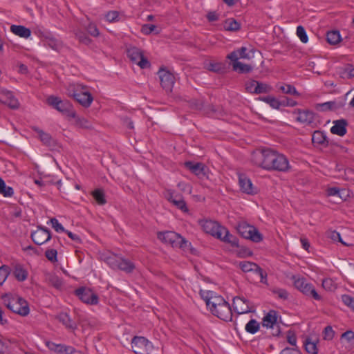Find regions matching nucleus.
Instances as JSON below:
<instances>
[{"label": "nucleus", "mask_w": 354, "mask_h": 354, "mask_svg": "<svg viewBox=\"0 0 354 354\" xmlns=\"http://www.w3.org/2000/svg\"><path fill=\"white\" fill-rule=\"evenodd\" d=\"M32 129L37 133L39 138L44 145L47 147H54L55 145V140L49 133L37 127H32Z\"/></svg>", "instance_id": "23"}, {"label": "nucleus", "mask_w": 354, "mask_h": 354, "mask_svg": "<svg viewBox=\"0 0 354 354\" xmlns=\"http://www.w3.org/2000/svg\"><path fill=\"white\" fill-rule=\"evenodd\" d=\"M218 239L225 243L230 244L232 247H239L237 237L230 234L229 230L225 227L221 228V238Z\"/></svg>", "instance_id": "24"}, {"label": "nucleus", "mask_w": 354, "mask_h": 354, "mask_svg": "<svg viewBox=\"0 0 354 354\" xmlns=\"http://www.w3.org/2000/svg\"><path fill=\"white\" fill-rule=\"evenodd\" d=\"M297 35L300 39L301 42L307 43L308 38L304 28L301 26H299L297 28Z\"/></svg>", "instance_id": "53"}, {"label": "nucleus", "mask_w": 354, "mask_h": 354, "mask_svg": "<svg viewBox=\"0 0 354 354\" xmlns=\"http://www.w3.org/2000/svg\"><path fill=\"white\" fill-rule=\"evenodd\" d=\"M291 279L294 282L295 287L303 294L311 297L315 300H321L322 297L317 292L314 286L311 283H308L304 278L293 275Z\"/></svg>", "instance_id": "7"}, {"label": "nucleus", "mask_w": 354, "mask_h": 354, "mask_svg": "<svg viewBox=\"0 0 354 354\" xmlns=\"http://www.w3.org/2000/svg\"><path fill=\"white\" fill-rule=\"evenodd\" d=\"M73 96L75 99L84 107L90 106L93 100L92 95L87 91L74 93Z\"/></svg>", "instance_id": "25"}, {"label": "nucleus", "mask_w": 354, "mask_h": 354, "mask_svg": "<svg viewBox=\"0 0 354 354\" xmlns=\"http://www.w3.org/2000/svg\"><path fill=\"white\" fill-rule=\"evenodd\" d=\"M277 88L283 94H288L295 96L300 95V93L297 91L296 88L291 84H278L277 85Z\"/></svg>", "instance_id": "34"}, {"label": "nucleus", "mask_w": 354, "mask_h": 354, "mask_svg": "<svg viewBox=\"0 0 354 354\" xmlns=\"http://www.w3.org/2000/svg\"><path fill=\"white\" fill-rule=\"evenodd\" d=\"M47 103L59 112L70 118H75V112L71 104L67 100H62L59 97L50 95L47 98Z\"/></svg>", "instance_id": "5"}, {"label": "nucleus", "mask_w": 354, "mask_h": 354, "mask_svg": "<svg viewBox=\"0 0 354 354\" xmlns=\"http://www.w3.org/2000/svg\"><path fill=\"white\" fill-rule=\"evenodd\" d=\"M199 224L206 233L217 239L221 238V228H223V226L218 223L212 220H201Z\"/></svg>", "instance_id": "16"}, {"label": "nucleus", "mask_w": 354, "mask_h": 354, "mask_svg": "<svg viewBox=\"0 0 354 354\" xmlns=\"http://www.w3.org/2000/svg\"><path fill=\"white\" fill-rule=\"evenodd\" d=\"M104 261L113 269H119L127 273L132 272L136 268L132 261L114 254L106 257Z\"/></svg>", "instance_id": "4"}, {"label": "nucleus", "mask_w": 354, "mask_h": 354, "mask_svg": "<svg viewBox=\"0 0 354 354\" xmlns=\"http://www.w3.org/2000/svg\"><path fill=\"white\" fill-rule=\"evenodd\" d=\"M277 315L275 310H270L266 315L263 318V326L267 328H273L277 324Z\"/></svg>", "instance_id": "29"}, {"label": "nucleus", "mask_w": 354, "mask_h": 354, "mask_svg": "<svg viewBox=\"0 0 354 354\" xmlns=\"http://www.w3.org/2000/svg\"><path fill=\"white\" fill-rule=\"evenodd\" d=\"M341 39V35L338 30H331L326 33V40L331 45L337 44Z\"/></svg>", "instance_id": "38"}, {"label": "nucleus", "mask_w": 354, "mask_h": 354, "mask_svg": "<svg viewBox=\"0 0 354 354\" xmlns=\"http://www.w3.org/2000/svg\"><path fill=\"white\" fill-rule=\"evenodd\" d=\"M272 90V88L270 85L261 82H258L257 85L255 87L254 93L255 94L268 93L271 92Z\"/></svg>", "instance_id": "45"}, {"label": "nucleus", "mask_w": 354, "mask_h": 354, "mask_svg": "<svg viewBox=\"0 0 354 354\" xmlns=\"http://www.w3.org/2000/svg\"><path fill=\"white\" fill-rule=\"evenodd\" d=\"M234 310L238 314H245L254 312V306L252 303L242 297H235L232 303Z\"/></svg>", "instance_id": "14"}, {"label": "nucleus", "mask_w": 354, "mask_h": 354, "mask_svg": "<svg viewBox=\"0 0 354 354\" xmlns=\"http://www.w3.org/2000/svg\"><path fill=\"white\" fill-rule=\"evenodd\" d=\"M259 100L268 104L272 108L279 109L281 106H285L284 102H280L274 96L268 95L259 97Z\"/></svg>", "instance_id": "31"}, {"label": "nucleus", "mask_w": 354, "mask_h": 354, "mask_svg": "<svg viewBox=\"0 0 354 354\" xmlns=\"http://www.w3.org/2000/svg\"><path fill=\"white\" fill-rule=\"evenodd\" d=\"M131 348L136 354H149L153 346L145 337L136 336L132 339Z\"/></svg>", "instance_id": "11"}, {"label": "nucleus", "mask_w": 354, "mask_h": 354, "mask_svg": "<svg viewBox=\"0 0 354 354\" xmlns=\"http://www.w3.org/2000/svg\"><path fill=\"white\" fill-rule=\"evenodd\" d=\"M239 268L245 272H254L261 279L260 281L263 283H267V274L257 263L250 261L239 262Z\"/></svg>", "instance_id": "13"}, {"label": "nucleus", "mask_w": 354, "mask_h": 354, "mask_svg": "<svg viewBox=\"0 0 354 354\" xmlns=\"http://www.w3.org/2000/svg\"><path fill=\"white\" fill-rule=\"evenodd\" d=\"M76 124L82 128L91 129L92 127L91 122L85 118L77 117L76 118Z\"/></svg>", "instance_id": "52"}, {"label": "nucleus", "mask_w": 354, "mask_h": 354, "mask_svg": "<svg viewBox=\"0 0 354 354\" xmlns=\"http://www.w3.org/2000/svg\"><path fill=\"white\" fill-rule=\"evenodd\" d=\"M286 339H287V342L290 345L294 346V348H298V347L297 346V336H296L295 333L293 330H289L287 331Z\"/></svg>", "instance_id": "51"}, {"label": "nucleus", "mask_w": 354, "mask_h": 354, "mask_svg": "<svg viewBox=\"0 0 354 354\" xmlns=\"http://www.w3.org/2000/svg\"><path fill=\"white\" fill-rule=\"evenodd\" d=\"M0 194L5 197H11L14 194L12 187L6 186L5 181L0 177Z\"/></svg>", "instance_id": "44"}, {"label": "nucleus", "mask_w": 354, "mask_h": 354, "mask_svg": "<svg viewBox=\"0 0 354 354\" xmlns=\"http://www.w3.org/2000/svg\"><path fill=\"white\" fill-rule=\"evenodd\" d=\"M276 151L271 148L256 149L252 153L251 160L256 166L268 171Z\"/></svg>", "instance_id": "1"}, {"label": "nucleus", "mask_w": 354, "mask_h": 354, "mask_svg": "<svg viewBox=\"0 0 354 354\" xmlns=\"http://www.w3.org/2000/svg\"><path fill=\"white\" fill-rule=\"evenodd\" d=\"M272 292L279 299L286 300L288 298V292L286 290L279 288H274L271 290Z\"/></svg>", "instance_id": "48"}, {"label": "nucleus", "mask_w": 354, "mask_h": 354, "mask_svg": "<svg viewBox=\"0 0 354 354\" xmlns=\"http://www.w3.org/2000/svg\"><path fill=\"white\" fill-rule=\"evenodd\" d=\"M156 29V26L153 24H144L141 28V32L145 35H149Z\"/></svg>", "instance_id": "63"}, {"label": "nucleus", "mask_w": 354, "mask_h": 354, "mask_svg": "<svg viewBox=\"0 0 354 354\" xmlns=\"http://www.w3.org/2000/svg\"><path fill=\"white\" fill-rule=\"evenodd\" d=\"M171 204L184 213H187L189 212L187 203L183 198L179 199L178 201H174V203Z\"/></svg>", "instance_id": "49"}, {"label": "nucleus", "mask_w": 354, "mask_h": 354, "mask_svg": "<svg viewBox=\"0 0 354 354\" xmlns=\"http://www.w3.org/2000/svg\"><path fill=\"white\" fill-rule=\"evenodd\" d=\"M255 49L254 48H247L242 46L240 48L234 50L227 55V59L231 61H236L239 59H250L254 57Z\"/></svg>", "instance_id": "15"}, {"label": "nucleus", "mask_w": 354, "mask_h": 354, "mask_svg": "<svg viewBox=\"0 0 354 354\" xmlns=\"http://www.w3.org/2000/svg\"><path fill=\"white\" fill-rule=\"evenodd\" d=\"M223 28L227 31H237L240 29V24L233 18L225 21Z\"/></svg>", "instance_id": "39"}, {"label": "nucleus", "mask_w": 354, "mask_h": 354, "mask_svg": "<svg viewBox=\"0 0 354 354\" xmlns=\"http://www.w3.org/2000/svg\"><path fill=\"white\" fill-rule=\"evenodd\" d=\"M320 107L321 111H326L330 110H333L335 108V102H326L322 104H319L317 105Z\"/></svg>", "instance_id": "61"}, {"label": "nucleus", "mask_w": 354, "mask_h": 354, "mask_svg": "<svg viewBox=\"0 0 354 354\" xmlns=\"http://www.w3.org/2000/svg\"><path fill=\"white\" fill-rule=\"evenodd\" d=\"M335 331L330 326H327L323 330V339L324 340H332L335 336Z\"/></svg>", "instance_id": "50"}, {"label": "nucleus", "mask_w": 354, "mask_h": 354, "mask_svg": "<svg viewBox=\"0 0 354 354\" xmlns=\"http://www.w3.org/2000/svg\"><path fill=\"white\" fill-rule=\"evenodd\" d=\"M30 237L35 244L40 245L51 239V234L47 228L38 226L37 230L31 233Z\"/></svg>", "instance_id": "17"}, {"label": "nucleus", "mask_w": 354, "mask_h": 354, "mask_svg": "<svg viewBox=\"0 0 354 354\" xmlns=\"http://www.w3.org/2000/svg\"><path fill=\"white\" fill-rule=\"evenodd\" d=\"M304 347L306 351L310 354L318 353L317 343L315 342L312 341V339L310 337L306 339L304 342Z\"/></svg>", "instance_id": "42"}, {"label": "nucleus", "mask_w": 354, "mask_h": 354, "mask_svg": "<svg viewBox=\"0 0 354 354\" xmlns=\"http://www.w3.org/2000/svg\"><path fill=\"white\" fill-rule=\"evenodd\" d=\"M279 354H301V353L298 348L286 347Z\"/></svg>", "instance_id": "64"}, {"label": "nucleus", "mask_w": 354, "mask_h": 354, "mask_svg": "<svg viewBox=\"0 0 354 354\" xmlns=\"http://www.w3.org/2000/svg\"><path fill=\"white\" fill-rule=\"evenodd\" d=\"M128 57L131 61L138 64L141 68H149L151 64L143 55L142 50L136 46H129L127 50Z\"/></svg>", "instance_id": "8"}, {"label": "nucleus", "mask_w": 354, "mask_h": 354, "mask_svg": "<svg viewBox=\"0 0 354 354\" xmlns=\"http://www.w3.org/2000/svg\"><path fill=\"white\" fill-rule=\"evenodd\" d=\"M295 120L304 124H311L315 120V113L308 109H295L292 112Z\"/></svg>", "instance_id": "18"}, {"label": "nucleus", "mask_w": 354, "mask_h": 354, "mask_svg": "<svg viewBox=\"0 0 354 354\" xmlns=\"http://www.w3.org/2000/svg\"><path fill=\"white\" fill-rule=\"evenodd\" d=\"M13 275L19 281H24L28 277V271L21 264H16L14 266Z\"/></svg>", "instance_id": "33"}, {"label": "nucleus", "mask_w": 354, "mask_h": 354, "mask_svg": "<svg viewBox=\"0 0 354 354\" xmlns=\"http://www.w3.org/2000/svg\"><path fill=\"white\" fill-rule=\"evenodd\" d=\"M312 142L314 145L328 146V141L324 132L322 131H315L312 136Z\"/></svg>", "instance_id": "30"}, {"label": "nucleus", "mask_w": 354, "mask_h": 354, "mask_svg": "<svg viewBox=\"0 0 354 354\" xmlns=\"http://www.w3.org/2000/svg\"><path fill=\"white\" fill-rule=\"evenodd\" d=\"M5 306L11 311L21 316H26L29 314L30 309L28 302L21 297H10L6 294L1 296Z\"/></svg>", "instance_id": "2"}, {"label": "nucleus", "mask_w": 354, "mask_h": 354, "mask_svg": "<svg viewBox=\"0 0 354 354\" xmlns=\"http://www.w3.org/2000/svg\"><path fill=\"white\" fill-rule=\"evenodd\" d=\"M46 279L50 285L57 289H61L63 286L62 279L56 274H48L46 277Z\"/></svg>", "instance_id": "41"}, {"label": "nucleus", "mask_w": 354, "mask_h": 354, "mask_svg": "<svg viewBox=\"0 0 354 354\" xmlns=\"http://www.w3.org/2000/svg\"><path fill=\"white\" fill-rule=\"evenodd\" d=\"M259 323L256 319L250 320L245 325V330L251 334L256 333L259 330Z\"/></svg>", "instance_id": "46"}, {"label": "nucleus", "mask_w": 354, "mask_h": 354, "mask_svg": "<svg viewBox=\"0 0 354 354\" xmlns=\"http://www.w3.org/2000/svg\"><path fill=\"white\" fill-rule=\"evenodd\" d=\"M164 196L171 203H173L174 201H178L183 198L181 194L171 189H166L164 192Z\"/></svg>", "instance_id": "43"}, {"label": "nucleus", "mask_w": 354, "mask_h": 354, "mask_svg": "<svg viewBox=\"0 0 354 354\" xmlns=\"http://www.w3.org/2000/svg\"><path fill=\"white\" fill-rule=\"evenodd\" d=\"M88 32L93 37H97L100 35L99 30L97 29L96 25L93 23H90L87 28Z\"/></svg>", "instance_id": "62"}, {"label": "nucleus", "mask_w": 354, "mask_h": 354, "mask_svg": "<svg viewBox=\"0 0 354 354\" xmlns=\"http://www.w3.org/2000/svg\"><path fill=\"white\" fill-rule=\"evenodd\" d=\"M106 19L111 23L119 21V12L115 10L108 12L105 15Z\"/></svg>", "instance_id": "54"}, {"label": "nucleus", "mask_w": 354, "mask_h": 354, "mask_svg": "<svg viewBox=\"0 0 354 354\" xmlns=\"http://www.w3.org/2000/svg\"><path fill=\"white\" fill-rule=\"evenodd\" d=\"M258 81L251 80L245 82V88L247 92L252 94H255V87L257 85Z\"/></svg>", "instance_id": "57"}, {"label": "nucleus", "mask_w": 354, "mask_h": 354, "mask_svg": "<svg viewBox=\"0 0 354 354\" xmlns=\"http://www.w3.org/2000/svg\"><path fill=\"white\" fill-rule=\"evenodd\" d=\"M211 313L214 316L225 322L231 321L232 319V309L227 301H225L224 304L218 306Z\"/></svg>", "instance_id": "19"}, {"label": "nucleus", "mask_w": 354, "mask_h": 354, "mask_svg": "<svg viewBox=\"0 0 354 354\" xmlns=\"http://www.w3.org/2000/svg\"><path fill=\"white\" fill-rule=\"evenodd\" d=\"M232 62L233 71L239 73H249L252 71V67L249 64H243L239 60Z\"/></svg>", "instance_id": "35"}, {"label": "nucleus", "mask_w": 354, "mask_h": 354, "mask_svg": "<svg viewBox=\"0 0 354 354\" xmlns=\"http://www.w3.org/2000/svg\"><path fill=\"white\" fill-rule=\"evenodd\" d=\"M10 31L17 36L22 38H28L31 35V30L21 25H12Z\"/></svg>", "instance_id": "28"}, {"label": "nucleus", "mask_w": 354, "mask_h": 354, "mask_svg": "<svg viewBox=\"0 0 354 354\" xmlns=\"http://www.w3.org/2000/svg\"><path fill=\"white\" fill-rule=\"evenodd\" d=\"M75 295L84 303L88 305H97L99 298L91 289L80 287L75 290Z\"/></svg>", "instance_id": "12"}, {"label": "nucleus", "mask_w": 354, "mask_h": 354, "mask_svg": "<svg viewBox=\"0 0 354 354\" xmlns=\"http://www.w3.org/2000/svg\"><path fill=\"white\" fill-rule=\"evenodd\" d=\"M347 122L346 120H337L334 121V125L330 129V132L333 134L343 136L346 133Z\"/></svg>", "instance_id": "26"}, {"label": "nucleus", "mask_w": 354, "mask_h": 354, "mask_svg": "<svg viewBox=\"0 0 354 354\" xmlns=\"http://www.w3.org/2000/svg\"><path fill=\"white\" fill-rule=\"evenodd\" d=\"M57 319L62 323L67 328L75 329L76 328V324L73 321L69 315L66 313H60L57 316Z\"/></svg>", "instance_id": "32"}, {"label": "nucleus", "mask_w": 354, "mask_h": 354, "mask_svg": "<svg viewBox=\"0 0 354 354\" xmlns=\"http://www.w3.org/2000/svg\"><path fill=\"white\" fill-rule=\"evenodd\" d=\"M52 227L55 229L57 232H64L65 229L61 223H59L58 220L55 218H52L50 220Z\"/></svg>", "instance_id": "59"}, {"label": "nucleus", "mask_w": 354, "mask_h": 354, "mask_svg": "<svg viewBox=\"0 0 354 354\" xmlns=\"http://www.w3.org/2000/svg\"><path fill=\"white\" fill-rule=\"evenodd\" d=\"M9 267L7 266H2L0 267V284L2 285L6 280L9 274Z\"/></svg>", "instance_id": "55"}, {"label": "nucleus", "mask_w": 354, "mask_h": 354, "mask_svg": "<svg viewBox=\"0 0 354 354\" xmlns=\"http://www.w3.org/2000/svg\"><path fill=\"white\" fill-rule=\"evenodd\" d=\"M200 295L211 312L215 310L216 307L226 301L223 297L211 290H201Z\"/></svg>", "instance_id": "9"}, {"label": "nucleus", "mask_w": 354, "mask_h": 354, "mask_svg": "<svg viewBox=\"0 0 354 354\" xmlns=\"http://www.w3.org/2000/svg\"><path fill=\"white\" fill-rule=\"evenodd\" d=\"M239 183L241 190L247 194H254L257 193L256 188L253 186L251 180L244 174L239 176Z\"/></svg>", "instance_id": "21"}, {"label": "nucleus", "mask_w": 354, "mask_h": 354, "mask_svg": "<svg viewBox=\"0 0 354 354\" xmlns=\"http://www.w3.org/2000/svg\"><path fill=\"white\" fill-rule=\"evenodd\" d=\"M75 35L81 43L88 45L91 42V39L83 32H77Z\"/></svg>", "instance_id": "60"}, {"label": "nucleus", "mask_w": 354, "mask_h": 354, "mask_svg": "<svg viewBox=\"0 0 354 354\" xmlns=\"http://www.w3.org/2000/svg\"><path fill=\"white\" fill-rule=\"evenodd\" d=\"M158 238L165 244L169 245L173 248L186 249L190 245V243L185 239L180 234L171 231L159 232L158 234Z\"/></svg>", "instance_id": "3"}, {"label": "nucleus", "mask_w": 354, "mask_h": 354, "mask_svg": "<svg viewBox=\"0 0 354 354\" xmlns=\"http://www.w3.org/2000/svg\"><path fill=\"white\" fill-rule=\"evenodd\" d=\"M158 75L160 84L167 91H171L174 84L175 77L172 73L165 69H160Z\"/></svg>", "instance_id": "20"}, {"label": "nucleus", "mask_w": 354, "mask_h": 354, "mask_svg": "<svg viewBox=\"0 0 354 354\" xmlns=\"http://www.w3.org/2000/svg\"><path fill=\"white\" fill-rule=\"evenodd\" d=\"M48 348L58 354H65L66 352L71 351V346L62 344H56L55 342L48 341L46 342Z\"/></svg>", "instance_id": "27"}, {"label": "nucleus", "mask_w": 354, "mask_h": 354, "mask_svg": "<svg viewBox=\"0 0 354 354\" xmlns=\"http://www.w3.org/2000/svg\"><path fill=\"white\" fill-rule=\"evenodd\" d=\"M236 230L239 234L246 239H250L255 243H259L263 240V236L259 231L253 225L248 224L245 221L240 222Z\"/></svg>", "instance_id": "6"}, {"label": "nucleus", "mask_w": 354, "mask_h": 354, "mask_svg": "<svg viewBox=\"0 0 354 354\" xmlns=\"http://www.w3.org/2000/svg\"><path fill=\"white\" fill-rule=\"evenodd\" d=\"M272 160V163L270 165L268 171L286 172L290 170V165L289 160L283 153L276 151Z\"/></svg>", "instance_id": "10"}, {"label": "nucleus", "mask_w": 354, "mask_h": 354, "mask_svg": "<svg viewBox=\"0 0 354 354\" xmlns=\"http://www.w3.org/2000/svg\"><path fill=\"white\" fill-rule=\"evenodd\" d=\"M44 42L45 46L57 51L59 50L62 46L61 41L49 35L44 36Z\"/></svg>", "instance_id": "36"}, {"label": "nucleus", "mask_w": 354, "mask_h": 354, "mask_svg": "<svg viewBox=\"0 0 354 354\" xmlns=\"http://www.w3.org/2000/svg\"><path fill=\"white\" fill-rule=\"evenodd\" d=\"M45 256L51 262L57 261V252L55 249H48L45 252Z\"/></svg>", "instance_id": "56"}, {"label": "nucleus", "mask_w": 354, "mask_h": 354, "mask_svg": "<svg viewBox=\"0 0 354 354\" xmlns=\"http://www.w3.org/2000/svg\"><path fill=\"white\" fill-rule=\"evenodd\" d=\"M341 77L343 78H353L354 77V66L351 64H346L342 68L340 72Z\"/></svg>", "instance_id": "47"}, {"label": "nucleus", "mask_w": 354, "mask_h": 354, "mask_svg": "<svg viewBox=\"0 0 354 354\" xmlns=\"http://www.w3.org/2000/svg\"><path fill=\"white\" fill-rule=\"evenodd\" d=\"M91 195L99 205H104L106 203L104 192L102 189H95L91 192Z\"/></svg>", "instance_id": "37"}, {"label": "nucleus", "mask_w": 354, "mask_h": 354, "mask_svg": "<svg viewBox=\"0 0 354 354\" xmlns=\"http://www.w3.org/2000/svg\"><path fill=\"white\" fill-rule=\"evenodd\" d=\"M206 68L209 71L217 73H224L225 66L221 62H209L207 64Z\"/></svg>", "instance_id": "40"}, {"label": "nucleus", "mask_w": 354, "mask_h": 354, "mask_svg": "<svg viewBox=\"0 0 354 354\" xmlns=\"http://www.w3.org/2000/svg\"><path fill=\"white\" fill-rule=\"evenodd\" d=\"M185 165L188 169L199 178L206 176L207 167L204 164L201 162L194 163L193 162L188 161L185 162Z\"/></svg>", "instance_id": "22"}, {"label": "nucleus", "mask_w": 354, "mask_h": 354, "mask_svg": "<svg viewBox=\"0 0 354 354\" xmlns=\"http://www.w3.org/2000/svg\"><path fill=\"white\" fill-rule=\"evenodd\" d=\"M342 300L345 305L350 307L354 311V297L348 295H343Z\"/></svg>", "instance_id": "58"}]
</instances>
